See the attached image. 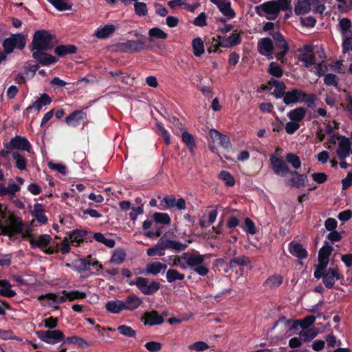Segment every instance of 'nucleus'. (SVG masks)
<instances>
[{"label":"nucleus","mask_w":352,"mask_h":352,"mask_svg":"<svg viewBox=\"0 0 352 352\" xmlns=\"http://www.w3.org/2000/svg\"><path fill=\"white\" fill-rule=\"evenodd\" d=\"M1 234L12 238L16 234L23 232V223L21 218L5 211V207L0 204Z\"/></svg>","instance_id":"f257e3e1"},{"label":"nucleus","mask_w":352,"mask_h":352,"mask_svg":"<svg viewBox=\"0 0 352 352\" xmlns=\"http://www.w3.org/2000/svg\"><path fill=\"white\" fill-rule=\"evenodd\" d=\"M288 7V0H273L265 2L255 8L256 12L269 20L277 18L280 11Z\"/></svg>","instance_id":"f03ea898"},{"label":"nucleus","mask_w":352,"mask_h":352,"mask_svg":"<svg viewBox=\"0 0 352 352\" xmlns=\"http://www.w3.org/2000/svg\"><path fill=\"white\" fill-rule=\"evenodd\" d=\"M317 97L314 94H308L300 89H292L285 93L283 102L285 104H294L300 102H305L308 107L316 106Z\"/></svg>","instance_id":"7ed1b4c3"},{"label":"nucleus","mask_w":352,"mask_h":352,"mask_svg":"<svg viewBox=\"0 0 352 352\" xmlns=\"http://www.w3.org/2000/svg\"><path fill=\"white\" fill-rule=\"evenodd\" d=\"M30 244L32 248H39L47 254H52L57 252V244L51 236L47 234L31 237Z\"/></svg>","instance_id":"20e7f679"},{"label":"nucleus","mask_w":352,"mask_h":352,"mask_svg":"<svg viewBox=\"0 0 352 352\" xmlns=\"http://www.w3.org/2000/svg\"><path fill=\"white\" fill-rule=\"evenodd\" d=\"M207 255L188 253L186 264L197 274L204 276L208 273V264L206 262Z\"/></svg>","instance_id":"39448f33"},{"label":"nucleus","mask_w":352,"mask_h":352,"mask_svg":"<svg viewBox=\"0 0 352 352\" xmlns=\"http://www.w3.org/2000/svg\"><path fill=\"white\" fill-rule=\"evenodd\" d=\"M241 43V37L236 32H232L228 36H218L217 38H214L212 45L208 48L209 53L216 52L219 47H232Z\"/></svg>","instance_id":"423d86ee"},{"label":"nucleus","mask_w":352,"mask_h":352,"mask_svg":"<svg viewBox=\"0 0 352 352\" xmlns=\"http://www.w3.org/2000/svg\"><path fill=\"white\" fill-rule=\"evenodd\" d=\"M85 234V231L78 229L69 232L60 244V250L61 252L67 254L70 251L71 245H79L84 241Z\"/></svg>","instance_id":"0eeeda50"},{"label":"nucleus","mask_w":352,"mask_h":352,"mask_svg":"<svg viewBox=\"0 0 352 352\" xmlns=\"http://www.w3.org/2000/svg\"><path fill=\"white\" fill-rule=\"evenodd\" d=\"M32 51L48 50L53 47L52 35L45 30L35 32L32 41Z\"/></svg>","instance_id":"6e6552de"},{"label":"nucleus","mask_w":352,"mask_h":352,"mask_svg":"<svg viewBox=\"0 0 352 352\" xmlns=\"http://www.w3.org/2000/svg\"><path fill=\"white\" fill-rule=\"evenodd\" d=\"M37 336L42 341L54 344L65 339V336L60 330L39 331L36 333Z\"/></svg>","instance_id":"1a4fd4ad"},{"label":"nucleus","mask_w":352,"mask_h":352,"mask_svg":"<svg viewBox=\"0 0 352 352\" xmlns=\"http://www.w3.org/2000/svg\"><path fill=\"white\" fill-rule=\"evenodd\" d=\"M333 248L329 245L323 246L318 252V264L314 272V276L318 277L321 275V269L326 268L329 263V257L331 255Z\"/></svg>","instance_id":"9d476101"},{"label":"nucleus","mask_w":352,"mask_h":352,"mask_svg":"<svg viewBox=\"0 0 352 352\" xmlns=\"http://www.w3.org/2000/svg\"><path fill=\"white\" fill-rule=\"evenodd\" d=\"M270 161L272 170L277 175L284 177L290 173V169L283 157L270 155Z\"/></svg>","instance_id":"9b49d317"},{"label":"nucleus","mask_w":352,"mask_h":352,"mask_svg":"<svg viewBox=\"0 0 352 352\" xmlns=\"http://www.w3.org/2000/svg\"><path fill=\"white\" fill-rule=\"evenodd\" d=\"M316 278H322V283L327 288H332L336 280L340 279L341 276L337 268L321 269V275Z\"/></svg>","instance_id":"f8f14e48"},{"label":"nucleus","mask_w":352,"mask_h":352,"mask_svg":"<svg viewBox=\"0 0 352 352\" xmlns=\"http://www.w3.org/2000/svg\"><path fill=\"white\" fill-rule=\"evenodd\" d=\"M3 45L7 54L12 52L14 48L22 50L25 45V37L21 34L12 35L4 41Z\"/></svg>","instance_id":"ddd939ff"},{"label":"nucleus","mask_w":352,"mask_h":352,"mask_svg":"<svg viewBox=\"0 0 352 352\" xmlns=\"http://www.w3.org/2000/svg\"><path fill=\"white\" fill-rule=\"evenodd\" d=\"M136 286L144 294L150 295L160 289V283L156 281L149 282L146 278L138 277Z\"/></svg>","instance_id":"4468645a"},{"label":"nucleus","mask_w":352,"mask_h":352,"mask_svg":"<svg viewBox=\"0 0 352 352\" xmlns=\"http://www.w3.org/2000/svg\"><path fill=\"white\" fill-rule=\"evenodd\" d=\"M38 298L44 300L42 302L44 306L56 307V305L67 301L65 291H63L57 294H47L45 296H41Z\"/></svg>","instance_id":"2eb2a0df"},{"label":"nucleus","mask_w":352,"mask_h":352,"mask_svg":"<svg viewBox=\"0 0 352 352\" xmlns=\"http://www.w3.org/2000/svg\"><path fill=\"white\" fill-rule=\"evenodd\" d=\"M5 148L7 149H20L30 151L31 145L29 141L24 137L19 135L15 136L10 142L5 144Z\"/></svg>","instance_id":"dca6fc26"},{"label":"nucleus","mask_w":352,"mask_h":352,"mask_svg":"<svg viewBox=\"0 0 352 352\" xmlns=\"http://www.w3.org/2000/svg\"><path fill=\"white\" fill-rule=\"evenodd\" d=\"M122 50L125 52H137L146 48V44L144 41V36H141L140 39L134 41L130 40L122 43Z\"/></svg>","instance_id":"f3484780"},{"label":"nucleus","mask_w":352,"mask_h":352,"mask_svg":"<svg viewBox=\"0 0 352 352\" xmlns=\"http://www.w3.org/2000/svg\"><path fill=\"white\" fill-rule=\"evenodd\" d=\"M338 148L336 153L340 160H344L350 154V140L343 136L338 137Z\"/></svg>","instance_id":"a211bd4d"},{"label":"nucleus","mask_w":352,"mask_h":352,"mask_svg":"<svg viewBox=\"0 0 352 352\" xmlns=\"http://www.w3.org/2000/svg\"><path fill=\"white\" fill-rule=\"evenodd\" d=\"M274 46L272 41L269 38L261 39L258 43V50L263 56L267 57L268 59L273 58Z\"/></svg>","instance_id":"6ab92c4d"},{"label":"nucleus","mask_w":352,"mask_h":352,"mask_svg":"<svg viewBox=\"0 0 352 352\" xmlns=\"http://www.w3.org/2000/svg\"><path fill=\"white\" fill-rule=\"evenodd\" d=\"M210 1L215 4L228 19H230L234 16V12L231 8V3L230 0H210Z\"/></svg>","instance_id":"aec40b11"},{"label":"nucleus","mask_w":352,"mask_h":352,"mask_svg":"<svg viewBox=\"0 0 352 352\" xmlns=\"http://www.w3.org/2000/svg\"><path fill=\"white\" fill-rule=\"evenodd\" d=\"M43 51L44 50H36L33 51L32 53L33 58L40 64L43 65H48L55 63L57 61V59L55 57L44 52Z\"/></svg>","instance_id":"412c9836"},{"label":"nucleus","mask_w":352,"mask_h":352,"mask_svg":"<svg viewBox=\"0 0 352 352\" xmlns=\"http://www.w3.org/2000/svg\"><path fill=\"white\" fill-rule=\"evenodd\" d=\"M86 119L87 116L85 112L76 110L66 118L65 122L69 126L76 127L78 126L82 121H85Z\"/></svg>","instance_id":"4be33fe9"},{"label":"nucleus","mask_w":352,"mask_h":352,"mask_svg":"<svg viewBox=\"0 0 352 352\" xmlns=\"http://www.w3.org/2000/svg\"><path fill=\"white\" fill-rule=\"evenodd\" d=\"M30 214L40 225L45 224L47 222V217L45 214L44 208L40 204L34 205Z\"/></svg>","instance_id":"5701e85b"},{"label":"nucleus","mask_w":352,"mask_h":352,"mask_svg":"<svg viewBox=\"0 0 352 352\" xmlns=\"http://www.w3.org/2000/svg\"><path fill=\"white\" fill-rule=\"evenodd\" d=\"M289 252L293 256L300 259L307 256V251L302 244L298 242L292 241L289 244Z\"/></svg>","instance_id":"b1692460"},{"label":"nucleus","mask_w":352,"mask_h":352,"mask_svg":"<svg viewBox=\"0 0 352 352\" xmlns=\"http://www.w3.org/2000/svg\"><path fill=\"white\" fill-rule=\"evenodd\" d=\"M162 204H164V207L166 208H176L179 210H184L186 208V202L182 198L176 199L173 197H166L162 200Z\"/></svg>","instance_id":"393cba45"},{"label":"nucleus","mask_w":352,"mask_h":352,"mask_svg":"<svg viewBox=\"0 0 352 352\" xmlns=\"http://www.w3.org/2000/svg\"><path fill=\"white\" fill-rule=\"evenodd\" d=\"M273 87H274V89L272 94L277 98H280L282 97L284 98L286 87L283 82L274 79H271L268 82L267 88L272 89Z\"/></svg>","instance_id":"a878e982"},{"label":"nucleus","mask_w":352,"mask_h":352,"mask_svg":"<svg viewBox=\"0 0 352 352\" xmlns=\"http://www.w3.org/2000/svg\"><path fill=\"white\" fill-rule=\"evenodd\" d=\"M116 30V27L112 24H107L98 27L95 31L94 36L99 39H104L110 36Z\"/></svg>","instance_id":"bb28decb"},{"label":"nucleus","mask_w":352,"mask_h":352,"mask_svg":"<svg viewBox=\"0 0 352 352\" xmlns=\"http://www.w3.org/2000/svg\"><path fill=\"white\" fill-rule=\"evenodd\" d=\"M144 324L150 326L160 324L164 322L163 317L160 316L155 311L146 312L144 314Z\"/></svg>","instance_id":"cd10ccee"},{"label":"nucleus","mask_w":352,"mask_h":352,"mask_svg":"<svg viewBox=\"0 0 352 352\" xmlns=\"http://www.w3.org/2000/svg\"><path fill=\"white\" fill-rule=\"evenodd\" d=\"M105 308L111 314H119L124 310V301L117 299L107 301L105 304Z\"/></svg>","instance_id":"c85d7f7f"},{"label":"nucleus","mask_w":352,"mask_h":352,"mask_svg":"<svg viewBox=\"0 0 352 352\" xmlns=\"http://www.w3.org/2000/svg\"><path fill=\"white\" fill-rule=\"evenodd\" d=\"M51 102V98L46 94H43L31 106L28 107L26 110L30 111V109H34L36 111H39L43 106L50 104Z\"/></svg>","instance_id":"c756f323"},{"label":"nucleus","mask_w":352,"mask_h":352,"mask_svg":"<svg viewBox=\"0 0 352 352\" xmlns=\"http://www.w3.org/2000/svg\"><path fill=\"white\" fill-rule=\"evenodd\" d=\"M306 115V109L304 107H297L289 111L287 116L292 121L300 124L305 118Z\"/></svg>","instance_id":"7c9ffc66"},{"label":"nucleus","mask_w":352,"mask_h":352,"mask_svg":"<svg viewBox=\"0 0 352 352\" xmlns=\"http://www.w3.org/2000/svg\"><path fill=\"white\" fill-rule=\"evenodd\" d=\"M166 268L167 265L160 262L149 263L146 266L145 273L147 274L157 275L162 271L164 272Z\"/></svg>","instance_id":"2f4dec72"},{"label":"nucleus","mask_w":352,"mask_h":352,"mask_svg":"<svg viewBox=\"0 0 352 352\" xmlns=\"http://www.w3.org/2000/svg\"><path fill=\"white\" fill-rule=\"evenodd\" d=\"M273 38L274 40L276 41L277 47H278L281 50V51L278 53L277 58L279 60H282L284 55L286 54V52L288 50L287 43L285 41V39L283 38V37L282 36V35L278 32H276L273 35Z\"/></svg>","instance_id":"473e14b6"},{"label":"nucleus","mask_w":352,"mask_h":352,"mask_svg":"<svg viewBox=\"0 0 352 352\" xmlns=\"http://www.w3.org/2000/svg\"><path fill=\"white\" fill-rule=\"evenodd\" d=\"M188 253H184L182 255H173L168 256L170 265L173 267L179 266L182 270L187 269L186 264Z\"/></svg>","instance_id":"72a5a7b5"},{"label":"nucleus","mask_w":352,"mask_h":352,"mask_svg":"<svg viewBox=\"0 0 352 352\" xmlns=\"http://www.w3.org/2000/svg\"><path fill=\"white\" fill-rule=\"evenodd\" d=\"M338 28L342 36L352 34L351 22V20L347 18L340 19Z\"/></svg>","instance_id":"f704fd0d"},{"label":"nucleus","mask_w":352,"mask_h":352,"mask_svg":"<svg viewBox=\"0 0 352 352\" xmlns=\"http://www.w3.org/2000/svg\"><path fill=\"white\" fill-rule=\"evenodd\" d=\"M142 303V300L136 296L131 295L124 301V310H134Z\"/></svg>","instance_id":"c9c22d12"},{"label":"nucleus","mask_w":352,"mask_h":352,"mask_svg":"<svg viewBox=\"0 0 352 352\" xmlns=\"http://www.w3.org/2000/svg\"><path fill=\"white\" fill-rule=\"evenodd\" d=\"M311 0H304L298 1L295 7L294 11L296 14H305L311 10Z\"/></svg>","instance_id":"e433bc0d"},{"label":"nucleus","mask_w":352,"mask_h":352,"mask_svg":"<svg viewBox=\"0 0 352 352\" xmlns=\"http://www.w3.org/2000/svg\"><path fill=\"white\" fill-rule=\"evenodd\" d=\"M20 190V187L14 183H10L8 187H6L3 183H0V195L13 196Z\"/></svg>","instance_id":"4c0bfd02"},{"label":"nucleus","mask_w":352,"mask_h":352,"mask_svg":"<svg viewBox=\"0 0 352 352\" xmlns=\"http://www.w3.org/2000/svg\"><path fill=\"white\" fill-rule=\"evenodd\" d=\"M0 295L6 297H13L16 294L15 291L11 289L10 283L6 280H0Z\"/></svg>","instance_id":"58836bf2"},{"label":"nucleus","mask_w":352,"mask_h":352,"mask_svg":"<svg viewBox=\"0 0 352 352\" xmlns=\"http://www.w3.org/2000/svg\"><path fill=\"white\" fill-rule=\"evenodd\" d=\"M192 47L194 55L197 57L201 56L205 52L204 42L199 37L192 40Z\"/></svg>","instance_id":"ea45409f"},{"label":"nucleus","mask_w":352,"mask_h":352,"mask_svg":"<svg viewBox=\"0 0 352 352\" xmlns=\"http://www.w3.org/2000/svg\"><path fill=\"white\" fill-rule=\"evenodd\" d=\"M58 11L70 10L72 8V3H68L66 0H47Z\"/></svg>","instance_id":"a19ab883"},{"label":"nucleus","mask_w":352,"mask_h":352,"mask_svg":"<svg viewBox=\"0 0 352 352\" xmlns=\"http://www.w3.org/2000/svg\"><path fill=\"white\" fill-rule=\"evenodd\" d=\"M283 283V277L278 274H274L269 277L265 282L266 287L274 289L278 287Z\"/></svg>","instance_id":"79ce46f5"},{"label":"nucleus","mask_w":352,"mask_h":352,"mask_svg":"<svg viewBox=\"0 0 352 352\" xmlns=\"http://www.w3.org/2000/svg\"><path fill=\"white\" fill-rule=\"evenodd\" d=\"M76 51V47L72 45H60L56 47L55 53L59 56H63L66 54L75 53Z\"/></svg>","instance_id":"37998d69"},{"label":"nucleus","mask_w":352,"mask_h":352,"mask_svg":"<svg viewBox=\"0 0 352 352\" xmlns=\"http://www.w3.org/2000/svg\"><path fill=\"white\" fill-rule=\"evenodd\" d=\"M147 255L149 256H163L164 255V247L162 245V241L160 239V241L157 242V243L151 248H148L146 251Z\"/></svg>","instance_id":"c03bdc74"},{"label":"nucleus","mask_w":352,"mask_h":352,"mask_svg":"<svg viewBox=\"0 0 352 352\" xmlns=\"http://www.w3.org/2000/svg\"><path fill=\"white\" fill-rule=\"evenodd\" d=\"M184 277V274L174 269H170L166 272V279L168 283H173L176 280H182Z\"/></svg>","instance_id":"a18cd8bd"},{"label":"nucleus","mask_w":352,"mask_h":352,"mask_svg":"<svg viewBox=\"0 0 352 352\" xmlns=\"http://www.w3.org/2000/svg\"><path fill=\"white\" fill-rule=\"evenodd\" d=\"M152 218L157 223L165 224L167 226L170 224V218L166 213L155 212L153 214Z\"/></svg>","instance_id":"49530a36"},{"label":"nucleus","mask_w":352,"mask_h":352,"mask_svg":"<svg viewBox=\"0 0 352 352\" xmlns=\"http://www.w3.org/2000/svg\"><path fill=\"white\" fill-rule=\"evenodd\" d=\"M66 300L73 301L78 299H82L86 297V294L79 290L65 291Z\"/></svg>","instance_id":"de8ad7c7"},{"label":"nucleus","mask_w":352,"mask_h":352,"mask_svg":"<svg viewBox=\"0 0 352 352\" xmlns=\"http://www.w3.org/2000/svg\"><path fill=\"white\" fill-rule=\"evenodd\" d=\"M294 177L292 179V185L296 187L304 186L307 182V177L304 175L298 174L297 172L293 173Z\"/></svg>","instance_id":"09e8293b"},{"label":"nucleus","mask_w":352,"mask_h":352,"mask_svg":"<svg viewBox=\"0 0 352 352\" xmlns=\"http://www.w3.org/2000/svg\"><path fill=\"white\" fill-rule=\"evenodd\" d=\"M318 331L315 329H302L300 333V336L305 341H309L317 336Z\"/></svg>","instance_id":"8fccbe9b"},{"label":"nucleus","mask_w":352,"mask_h":352,"mask_svg":"<svg viewBox=\"0 0 352 352\" xmlns=\"http://www.w3.org/2000/svg\"><path fill=\"white\" fill-rule=\"evenodd\" d=\"M342 50L343 53L352 51V34L342 36Z\"/></svg>","instance_id":"3c124183"},{"label":"nucleus","mask_w":352,"mask_h":352,"mask_svg":"<svg viewBox=\"0 0 352 352\" xmlns=\"http://www.w3.org/2000/svg\"><path fill=\"white\" fill-rule=\"evenodd\" d=\"M135 14L139 16H144L148 13L147 6L144 2H135L134 3Z\"/></svg>","instance_id":"603ef678"},{"label":"nucleus","mask_w":352,"mask_h":352,"mask_svg":"<svg viewBox=\"0 0 352 352\" xmlns=\"http://www.w3.org/2000/svg\"><path fill=\"white\" fill-rule=\"evenodd\" d=\"M148 35L151 38L166 39L168 37L167 33L158 28H153L149 30Z\"/></svg>","instance_id":"864d4df0"},{"label":"nucleus","mask_w":352,"mask_h":352,"mask_svg":"<svg viewBox=\"0 0 352 352\" xmlns=\"http://www.w3.org/2000/svg\"><path fill=\"white\" fill-rule=\"evenodd\" d=\"M287 162L290 164L295 169H298L301 166L300 158L295 154L289 153L285 157Z\"/></svg>","instance_id":"5fc2aeb1"},{"label":"nucleus","mask_w":352,"mask_h":352,"mask_svg":"<svg viewBox=\"0 0 352 352\" xmlns=\"http://www.w3.org/2000/svg\"><path fill=\"white\" fill-rule=\"evenodd\" d=\"M311 9L315 13L322 14L325 10V0H311Z\"/></svg>","instance_id":"6e6d98bb"},{"label":"nucleus","mask_w":352,"mask_h":352,"mask_svg":"<svg viewBox=\"0 0 352 352\" xmlns=\"http://www.w3.org/2000/svg\"><path fill=\"white\" fill-rule=\"evenodd\" d=\"M94 238L96 239V241L104 244L109 248H113L115 245V241L113 239H107L101 233H96L94 236Z\"/></svg>","instance_id":"4d7b16f0"},{"label":"nucleus","mask_w":352,"mask_h":352,"mask_svg":"<svg viewBox=\"0 0 352 352\" xmlns=\"http://www.w3.org/2000/svg\"><path fill=\"white\" fill-rule=\"evenodd\" d=\"M250 260L245 256H241L236 258H234L230 261V265L231 267H234L236 265L245 266L249 265Z\"/></svg>","instance_id":"13d9d810"},{"label":"nucleus","mask_w":352,"mask_h":352,"mask_svg":"<svg viewBox=\"0 0 352 352\" xmlns=\"http://www.w3.org/2000/svg\"><path fill=\"white\" fill-rule=\"evenodd\" d=\"M299 60L304 63L306 67H309L315 64L314 58L309 52L300 54Z\"/></svg>","instance_id":"bf43d9fd"},{"label":"nucleus","mask_w":352,"mask_h":352,"mask_svg":"<svg viewBox=\"0 0 352 352\" xmlns=\"http://www.w3.org/2000/svg\"><path fill=\"white\" fill-rule=\"evenodd\" d=\"M12 157L16 161V166L19 170H25L26 168V161L23 156L20 155L18 152H14Z\"/></svg>","instance_id":"052dcab7"},{"label":"nucleus","mask_w":352,"mask_h":352,"mask_svg":"<svg viewBox=\"0 0 352 352\" xmlns=\"http://www.w3.org/2000/svg\"><path fill=\"white\" fill-rule=\"evenodd\" d=\"M182 140L186 144V146L189 148L191 152H192L193 148L195 146L194 138L191 134L188 133L187 131H184L182 133Z\"/></svg>","instance_id":"680f3d73"},{"label":"nucleus","mask_w":352,"mask_h":352,"mask_svg":"<svg viewBox=\"0 0 352 352\" xmlns=\"http://www.w3.org/2000/svg\"><path fill=\"white\" fill-rule=\"evenodd\" d=\"M118 331L124 336L129 338H134L136 336V332L131 327L126 325H121L118 327Z\"/></svg>","instance_id":"e2e57ef3"},{"label":"nucleus","mask_w":352,"mask_h":352,"mask_svg":"<svg viewBox=\"0 0 352 352\" xmlns=\"http://www.w3.org/2000/svg\"><path fill=\"white\" fill-rule=\"evenodd\" d=\"M188 348L190 350L199 352L206 351L209 349V345L203 341H199L190 344L188 345Z\"/></svg>","instance_id":"0e129e2a"},{"label":"nucleus","mask_w":352,"mask_h":352,"mask_svg":"<svg viewBox=\"0 0 352 352\" xmlns=\"http://www.w3.org/2000/svg\"><path fill=\"white\" fill-rule=\"evenodd\" d=\"M58 319L54 317H50L43 320L38 326L40 327H45L47 329H54L57 326Z\"/></svg>","instance_id":"69168bd1"},{"label":"nucleus","mask_w":352,"mask_h":352,"mask_svg":"<svg viewBox=\"0 0 352 352\" xmlns=\"http://www.w3.org/2000/svg\"><path fill=\"white\" fill-rule=\"evenodd\" d=\"M219 177L228 186H232L235 183V180L232 175L226 170L221 171L219 173Z\"/></svg>","instance_id":"338daca9"},{"label":"nucleus","mask_w":352,"mask_h":352,"mask_svg":"<svg viewBox=\"0 0 352 352\" xmlns=\"http://www.w3.org/2000/svg\"><path fill=\"white\" fill-rule=\"evenodd\" d=\"M269 72L272 76L279 78L283 74V70L279 65L275 62H272L269 67Z\"/></svg>","instance_id":"774afa93"}]
</instances>
